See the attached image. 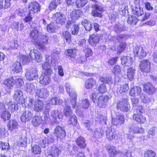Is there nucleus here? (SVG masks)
<instances>
[{
	"mask_svg": "<svg viewBox=\"0 0 157 157\" xmlns=\"http://www.w3.org/2000/svg\"><path fill=\"white\" fill-rule=\"evenodd\" d=\"M49 57V56L46 55V62L44 63L42 65V68L45 71L41 74L39 79L40 83L44 85H47L50 83L51 78L49 75H52L53 72L50 65V61L48 59Z\"/></svg>",
	"mask_w": 157,
	"mask_h": 157,
	"instance_id": "f257e3e1",
	"label": "nucleus"
},
{
	"mask_svg": "<svg viewBox=\"0 0 157 157\" xmlns=\"http://www.w3.org/2000/svg\"><path fill=\"white\" fill-rule=\"evenodd\" d=\"M65 88L67 93L69 94L70 97V103L72 105L73 108H76V110L77 113L78 114V106H76V100L77 95L74 90L71 87L69 83H66L65 85Z\"/></svg>",
	"mask_w": 157,
	"mask_h": 157,
	"instance_id": "f03ea898",
	"label": "nucleus"
},
{
	"mask_svg": "<svg viewBox=\"0 0 157 157\" xmlns=\"http://www.w3.org/2000/svg\"><path fill=\"white\" fill-rule=\"evenodd\" d=\"M38 71L35 68H32L27 70L25 74L26 79L29 81L37 79L38 77Z\"/></svg>",
	"mask_w": 157,
	"mask_h": 157,
	"instance_id": "7ed1b4c3",
	"label": "nucleus"
},
{
	"mask_svg": "<svg viewBox=\"0 0 157 157\" xmlns=\"http://www.w3.org/2000/svg\"><path fill=\"white\" fill-rule=\"evenodd\" d=\"M134 56L137 57L139 59H141L145 57L147 55V53L144 51L143 48L140 46H136L133 50Z\"/></svg>",
	"mask_w": 157,
	"mask_h": 157,
	"instance_id": "20e7f679",
	"label": "nucleus"
},
{
	"mask_svg": "<svg viewBox=\"0 0 157 157\" xmlns=\"http://www.w3.org/2000/svg\"><path fill=\"white\" fill-rule=\"evenodd\" d=\"M54 135L57 138L62 139L66 136V132L64 127L60 126H56L53 132Z\"/></svg>",
	"mask_w": 157,
	"mask_h": 157,
	"instance_id": "39448f33",
	"label": "nucleus"
},
{
	"mask_svg": "<svg viewBox=\"0 0 157 157\" xmlns=\"http://www.w3.org/2000/svg\"><path fill=\"white\" fill-rule=\"evenodd\" d=\"M93 10L92 12V14L94 17H101L102 16L101 12L104 11L103 8L100 5L95 4L92 5Z\"/></svg>",
	"mask_w": 157,
	"mask_h": 157,
	"instance_id": "423d86ee",
	"label": "nucleus"
},
{
	"mask_svg": "<svg viewBox=\"0 0 157 157\" xmlns=\"http://www.w3.org/2000/svg\"><path fill=\"white\" fill-rule=\"evenodd\" d=\"M13 97L16 101L19 104H21L23 106L25 105V100L23 98V93L21 90H17L15 91Z\"/></svg>",
	"mask_w": 157,
	"mask_h": 157,
	"instance_id": "0eeeda50",
	"label": "nucleus"
},
{
	"mask_svg": "<svg viewBox=\"0 0 157 157\" xmlns=\"http://www.w3.org/2000/svg\"><path fill=\"white\" fill-rule=\"evenodd\" d=\"M48 37L46 36H43L41 39L37 42L36 44L38 45L40 50L44 52L46 51L48 48L45 46L48 43Z\"/></svg>",
	"mask_w": 157,
	"mask_h": 157,
	"instance_id": "6e6552de",
	"label": "nucleus"
},
{
	"mask_svg": "<svg viewBox=\"0 0 157 157\" xmlns=\"http://www.w3.org/2000/svg\"><path fill=\"white\" fill-rule=\"evenodd\" d=\"M139 66L140 70L143 72L147 73L150 71L151 63L148 60H142L140 62Z\"/></svg>",
	"mask_w": 157,
	"mask_h": 157,
	"instance_id": "1a4fd4ad",
	"label": "nucleus"
},
{
	"mask_svg": "<svg viewBox=\"0 0 157 157\" xmlns=\"http://www.w3.org/2000/svg\"><path fill=\"white\" fill-rule=\"evenodd\" d=\"M118 107L124 112L127 111L130 109V104L126 98L123 99L122 101L118 103Z\"/></svg>",
	"mask_w": 157,
	"mask_h": 157,
	"instance_id": "9d476101",
	"label": "nucleus"
},
{
	"mask_svg": "<svg viewBox=\"0 0 157 157\" xmlns=\"http://www.w3.org/2000/svg\"><path fill=\"white\" fill-rule=\"evenodd\" d=\"M52 18L56 20V22L61 25L63 24L66 20V17L64 14L60 13H56L53 15Z\"/></svg>",
	"mask_w": 157,
	"mask_h": 157,
	"instance_id": "9b49d317",
	"label": "nucleus"
},
{
	"mask_svg": "<svg viewBox=\"0 0 157 157\" xmlns=\"http://www.w3.org/2000/svg\"><path fill=\"white\" fill-rule=\"evenodd\" d=\"M140 107L139 109H137L136 113H134L133 116V118L138 123L142 124L144 123L146 121L145 118L142 115V112Z\"/></svg>",
	"mask_w": 157,
	"mask_h": 157,
	"instance_id": "f8f14e48",
	"label": "nucleus"
},
{
	"mask_svg": "<svg viewBox=\"0 0 157 157\" xmlns=\"http://www.w3.org/2000/svg\"><path fill=\"white\" fill-rule=\"evenodd\" d=\"M30 56L32 59H35L37 62H40L42 61V56L37 50L33 49L30 51Z\"/></svg>",
	"mask_w": 157,
	"mask_h": 157,
	"instance_id": "ddd939ff",
	"label": "nucleus"
},
{
	"mask_svg": "<svg viewBox=\"0 0 157 157\" xmlns=\"http://www.w3.org/2000/svg\"><path fill=\"white\" fill-rule=\"evenodd\" d=\"M35 94L36 96L40 98H45L48 95V91L46 88L37 89Z\"/></svg>",
	"mask_w": 157,
	"mask_h": 157,
	"instance_id": "4468645a",
	"label": "nucleus"
},
{
	"mask_svg": "<svg viewBox=\"0 0 157 157\" xmlns=\"http://www.w3.org/2000/svg\"><path fill=\"white\" fill-rule=\"evenodd\" d=\"M29 14L34 13L40 11V7L38 3L33 2H31L29 7Z\"/></svg>",
	"mask_w": 157,
	"mask_h": 157,
	"instance_id": "2eb2a0df",
	"label": "nucleus"
},
{
	"mask_svg": "<svg viewBox=\"0 0 157 157\" xmlns=\"http://www.w3.org/2000/svg\"><path fill=\"white\" fill-rule=\"evenodd\" d=\"M144 91L149 94H152L156 91L155 88L151 83L147 82L144 85Z\"/></svg>",
	"mask_w": 157,
	"mask_h": 157,
	"instance_id": "dca6fc26",
	"label": "nucleus"
},
{
	"mask_svg": "<svg viewBox=\"0 0 157 157\" xmlns=\"http://www.w3.org/2000/svg\"><path fill=\"white\" fill-rule=\"evenodd\" d=\"M39 36L38 30L37 28H34V29L30 31L29 33V36L32 39V41L34 44H36V41Z\"/></svg>",
	"mask_w": 157,
	"mask_h": 157,
	"instance_id": "f3484780",
	"label": "nucleus"
},
{
	"mask_svg": "<svg viewBox=\"0 0 157 157\" xmlns=\"http://www.w3.org/2000/svg\"><path fill=\"white\" fill-rule=\"evenodd\" d=\"M32 117L33 114L30 111H25L22 113L21 117V120L22 122H25L29 121Z\"/></svg>",
	"mask_w": 157,
	"mask_h": 157,
	"instance_id": "a211bd4d",
	"label": "nucleus"
},
{
	"mask_svg": "<svg viewBox=\"0 0 157 157\" xmlns=\"http://www.w3.org/2000/svg\"><path fill=\"white\" fill-rule=\"evenodd\" d=\"M109 99V98L107 96L102 95L99 96L97 102L98 105L100 107H104Z\"/></svg>",
	"mask_w": 157,
	"mask_h": 157,
	"instance_id": "6ab92c4d",
	"label": "nucleus"
},
{
	"mask_svg": "<svg viewBox=\"0 0 157 157\" xmlns=\"http://www.w3.org/2000/svg\"><path fill=\"white\" fill-rule=\"evenodd\" d=\"M3 83L5 86L9 88H10L15 84V80L14 78L11 77L5 79Z\"/></svg>",
	"mask_w": 157,
	"mask_h": 157,
	"instance_id": "aec40b11",
	"label": "nucleus"
},
{
	"mask_svg": "<svg viewBox=\"0 0 157 157\" xmlns=\"http://www.w3.org/2000/svg\"><path fill=\"white\" fill-rule=\"evenodd\" d=\"M121 59L122 64L124 65L127 66H130L132 63V58L129 56L121 57Z\"/></svg>",
	"mask_w": 157,
	"mask_h": 157,
	"instance_id": "412c9836",
	"label": "nucleus"
},
{
	"mask_svg": "<svg viewBox=\"0 0 157 157\" xmlns=\"http://www.w3.org/2000/svg\"><path fill=\"white\" fill-rule=\"evenodd\" d=\"M141 91V88L138 86H134L130 90L129 94L132 96H140Z\"/></svg>",
	"mask_w": 157,
	"mask_h": 157,
	"instance_id": "4be33fe9",
	"label": "nucleus"
},
{
	"mask_svg": "<svg viewBox=\"0 0 157 157\" xmlns=\"http://www.w3.org/2000/svg\"><path fill=\"white\" fill-rule=\"evenodd\" d=\"M44 108V104L43 101L40 100H37L34 104V109L35 111L38 112L42 111Z\"/></svg>",
	"mask_w": 157,
	"mask_h": 157,
	"instance_id": "5701e85b",
	"label": "nucleus"
},
{
	"mask_svg": "<svg viewBox=\"0 0 157 157\" xmlns=\"http://www.w3.org/2000/svg\"><path fill=\"white\" fill-rule=\"evenodd\" d=\"M36 87L31 83H28L26 84L25 86L26 91L29 94H33L36 93Z\"/></svg>",
	"mask_w": 157,
	"mask_h": 157,
	"instance_id": "b1692460",
	"label": "nucleus"
},
{
	"mask_svg": "<svg viewBox=\"0 0 157 157\" xmlns=\"http://www.w3.org/2000/svg\"><path fill=\"white\" fill-rule=\"evenodd\" d=\"M105 147L106 150L111 156L112 155H116L117 154L116 150L114 146L107 144Z\"/></svg>",
	"mask_w": 157,
	"mask_h": 157,
	"instance_id": "393cba45",
	"label": "nucleus"
},
{
	"mask_svg": "<svg viewBox=\"0 0 157 157\" xmlns=\"http://www.w3.org/2000/svg\"><path fill=\"white\" fill-rule=\"evenodd\" d=\"M99 40V37L98 35L93 34L90 36L89 42L91 45L95 46L98 42Z\"/></svg>",
	"mask_w": 157,
	"mask_h": 157,
	"instance_id": "a878e982",
	"label": "nucleus"
},
{
	"mask_svg": "<svg viewBox=\"0 0 157 157\" xmlns=\"http://www.w3.org/2000/svg\"><path fill=\"white\" fill-rule=\"evenodd\" d=\"M82 15V12L81 10H75L72 11L71 16L72 20H75L78 17H81Z\"/></svg>",
	"mask_w": 157,
	"mask_h": 157,
	"instance_id": "bb28decb",
	"label": "nucleus"
},
{
	"mask_svg": "<svg viewBox=\"0 0 157 157\" xmlns=\"http://www.w3.org/2000/svg\"><path fill=\"white\" fill-rule=\"evenodd\" d=\"M7 126L10 130L12 131L13 129L18 128V123L15 120H11L9 122Z\"/></svg>",
	"mask_w": 157,
	"mask_h": 157,
	"instance_id": "cd10ccee",
	"label": "nucleus"
},
{
	"mask_svg": "<svg viewBox=\"0 0 157 157\" xmlns=\"http://www.w3.org/2000/svg\"><path fill=\"white\" fill-rule=\"evenodd\" d=\"M13 71L16 73H18L21 71L22 67L21 63L19 62H16L12 66Z\"/></svg>",
	"mask_w": 157,
	"mask_h": 157,
	"instance_id": "c85d7f7f",
	"label": "nucleus"
},
{
	"mask_svg": "<svg viewBox=\"0 0 157 157\" xmlns=\"http://www.w3.org/2000/svg\"><path fill=\"white\" fill-rule=\"evenodd\" d=\"M129 132L132 133H142L144 132V129L142 128H139L133 126L129 129Z\"/></svg>",
	"mask_w": 157,
	"mask_h": 157,
	"instance_id": "c756f323",
	"label": "nucleus"
},
{
	"mask_svg": "<svg viewBox=\"0 0 157 157\" xmlns=\"http://www.w3.org/2000/svg\"><path fill=\"white\" fill-rule=\"evenodd\" d=\"M78 146L80 148H84L86 147V144L84 138L82 137H78L76 140Z\"/></svg>",
	"mask_w": 157,
	"mask_h": 157,
	"instance_id": "7c9ffc66",
	"label": "nucleus"
},
{
	"mask_svg": "<svg viewBox=\"0 0 157 157\" xmlns=\"http://www.w3.org/2000/svg\"><path fill=\"white\" fill-rule=\"evenodd\" d=\"M133 13L137 16H141L144 14V12L142 8L139 6H137L134 9H133Z\"/></svg>",
	"mask_w": 157,
	"mask_h": 157,
	"instance_id": "2f4dec72",
	"label": "nucleus"
},
{
	"mask_svg": "<svg viewBox=\"0 0 157 157\" xmlns=\"http://www.w3.org/2000/svg\"><path fill=\"white\" fill-rule=\"evenodd\" d=\"M96 83V81L93 79H89L86 81L85 86L86 89H89L92 87Z\"/></svg>",
	"mask_w": 157,
	"mask_h": 157,
	"instance_id": "473e14b6",
	"label": "nucleus"
},
{
	"mask_svg": "<svg viewBox=\"0 0 157 157\" xmlns=\"http://www.w3.org/2000/svg\"><path fill=\"white\" fill-rule=\"evenodd\" d=\"M82 24L87 31H90L92 29L91 23L89 22L86 19H84L82 20Z\"/></svg>",
	"mask_w": 157,
	"mask_h": 157,
	"instance_id": "72a5a7b5",
	"label": "nucleus"
},
{
	"mask_svg": "<svg viewBox=\"0 0 157 157\" xmlns=\"http://www.w3.org/2000/svg\"><path fill=\"white\" fill-rule=\"evenodd\" d=\"M71 37L70 33L68 32L65 31L63 32L62 37L65 40L67 43L70 44L71 42Z\"/></svg>",
	"mask_w": 157,
	"mask_h": 157,
	"instance_id": "f704fd0d",
	"label": "nucleus"
},
{
	"mask_svg": "<svg viewBox=\"0 0 157 157\" xmlns=\"http://www.w3.org/2000/svg\"><path fill=\"white\" fill-rule=\"evenodd\" d=\"M18 42L16 41L12 40L8 43V47L6 48V49H17L18 47L17 44Z\"/></svg>",
	"mask_w": 157,
	"mask_h": 157,
	"instance_id": "c9c22d12",
	"label": "nucleus"
},
{
	"mask_svg": "<svg viewBox=\"0 0 157 157\" xmlns=\"http://www.w3.org/2000/svg\"><path fill=\"white\" fill-rule=\"evenodd\" d=\"M76 52V50L75 48L68 49L65 52L67 56L72 58L75 57Z\"/></svg>",
	"mask_w": 157,
	"mask_h": 157,
	"instance_id": "e433bc0d",
	"label": "nucleus"
},
{
	"mask_svg": "<svg viewBox=\"0 0 157 157\" xmlns=\"http://www.w3.org/2000/svg\"><path fill=\"white\" fill-rule=\"evenodd\" d=\"M61 3L60 0H55L51 2L49 4V9L50 10L56 9L57 6Z\"/></svg>",
	"mask_w": 157,
	"mask_h": 157,
	"instance_id": "4c0bfd02",
	"label": "nucleus"
},
{
	"mask_svg": "<svg viewBox=\"0 0 157 157\" xmlns=\"http://www.w3.org/2000/svg\"><path fill=\"white\" fill-rule=\"evenodd\" d=\"M42 119L41 117L36 116L33 119L32 122L34 126H37L42 123Z\"/></svg>",
	"mask_w": 157,
	"mask_h": 157,
	"instance_id": "58836bf2",
	"label": "nucleus"
},
{
	"mask_svg": "<svg viewBox=\"0 0 157 157\" xmlns=\"http://www.w3.org/2000/svg\"><path fill=\"white\" fill-rule=\"evenodd\" d=\"M12 28L14 29L19 30L20 27V30H21L23 28V24L21 22H14L11 25Z\"/></svg>",
	"mask_w": 157,
	"mask_h": 157,
	"instance_id": "ea45409f",
	"label": "nucleus"
},
{
	"mask_svg": "<svg viewBox=\"0 0 157 157\" xmlns=\"http://www.w3.org/2000/svg\"><path fill=\"white\" fill-rule=\"evenodd\" d=\"M51 116L54 119L57 118L60 119L63 117L62 114H60L58 110H52L51 113Z\"/></svg>",
	"mask_w": 157,
	"mask_h": 157,
	"instance_id": "a19ab883",
	"label": "nucleus"
},
{
	"mask_svg": "<svg viewBox=\"0 0 157 157\" xmlns=\"http://www.w3.org/2000/svg\"><path fill=\"white\" fill-rule=\"evenodd\" d=\"M135 71V69L132 67H130L128 69L127 75L130 80H132L133 79Z\"/></svg>",
	"mask_w": 157,
	"mask_h": 157,
	"instance_id": "79ce46f5",
	"label": "nucleus"
},
{
	"mask_svg": "<svg viewBox=\"0 0 157 157\" xmlns=\"http://www.w3.org/2000/svg\"><path fill=\"white\" fill-rule=\"evenodd\" d=\"M10 0H0V8H7L10 5Z\"/></svg>",
	"mask_w": 157,
	"mask_h": 157,
	"instance_id": "37998d69",
	"label": "nucleus"
},
{
	"mask_svg": "<svg viewBox=\"0 0 157 157\" xmlns=\"http://www.w3.org/2000/svg\"><path fill=\"white\" fill-rule=\"evenodd\" d=\"M8 105L9 109L12 111H17L18 109L17 104L14 102H9L8 103Z\"/></svg>",
	"mask_w": 157,
	"mask_h": 157,
	"instance_id": "c03bdc74",
	"label": "nucleus"
},
{
	"mask_svg": "<svg viewBox=\"0 0 157 157\" xmlns=\"http://www.w3.org/2000/svg\"><path fill=\"white\" fill-rule=\"evenodd\" d=\"M2 113L1 117L4 121L10 119L11 115L8 112L5 110Z\"/></svg>",
	"mask_w": 157,
	"mask_h": 157,
	"instance_id": "a18cd8bd",
	"label": "nucleus"
},
{
	"mask_svg": "<svg viewBox=\"0 0 157 157\" xmlns=\"http://www.w3.org/2000/svg\"><path fill=\"white\" fill-rule=\"evenodd\" d=\"M62 101L59 98L55 97L51 99L49 103L52 105H60L62 103Z\"/></svg>",
	"mask_w": 157,
	"mask_h": 157,
	"instance_id": "49530a36",
	"label": "nucleus"
},
{
	"mask_svg": "<svg viewBox=\"0 0 157 157\" xmlns=\"http://www.w3.org/2000/svg\"><path fill=\"white\" fill-rule=\"evenodd\" d=\"M60 152V150L58 148L55 147H53L52 149L50 155H52V156H57Z\"/></svg>",
	"mask_w": 157,
	"mask_h": 157,
	"instance_id": "de8ad7c7",
	"label": "nucleus"
},
{
	"mask_svg": "<svg viewBox=\"0 0 157 157\" xmlns=\"http://www.w3.org/2000/svg\"><path fill=\"white\" fill-rule=\"evenodd\" d=\"M71 117L70 118L68 121L69 124L75 126L77 122V117L74 115H72Z\"/></svg>",
	"mask_w": 157,
	"mask_h": 157,
	"instance_id": "09e8293b",
	"label": "nucleus"
},
{
	"mask_svg": "<svg viewBox=\"0 0 157 157\" xmlns=\"http://www.w3.org/2000/svg\"><path fill=\"white\" fill-rule=\"evenodd\" d=\"M138 21V20L135 16L129 17L128 20L127 21V22L129 24L132 25H136Z\"/></svg>",
	"mask_w": 157,
	"mask_h": 157,
	"instance_id": "8fccbe9b",
	"label": "nucleus"
},
{
	"mask_svg": "<svg viewBox=\"0 0 157 157\" xmlns=\"http://www.w3.org/2000/svg\"><path fill=\"white\" fill-rule=\"evenodd\" d=\"M34 102V99L31 97H28L26 99V105H25L24 107L28 108L32 107L33 105Z\"/></svg>",
	"mask_w": 157,
	"mask_h": 157,
	"instance_id": "3c124183",
	"label": "nucleus"
},
{
	"mask_svg": "<svg viewBox=\"0 0 157 157\" xmlns=\"http://www.w3.org/2000/svg\"><path fill=\"white\" fill-rule=\"evenodd\" d=\"M64 114L65 116L67 117H69L73 115L72 111L71 109V108L69 106H66L65 107L64 111Z\"/></svg>",
	"mask_w": 157,
	"mask_h": 157,
	"instance_id": "603ef678",
	"label": "nucleus"
},
{
	"mask_svg": "<svg viewBox=\"0 0 157 157\" xmlns=\"http://www.w3.org/2000/svg\"><path fill=\"white\" fill-rule=\"evenodd\" d=\"M106 117L105 116L99 114L96 117V121H98L100 123H106Z\"/></svg>",
	"mask_w": 157,
	"mask_h": 157,
	"instance_id": "864d4df0",
	"label": "nucleus"
},
{
	"mask_svg": "<svg viewBox=\"0 0 157 157\" xmlns=\"http://www.w3.org/2000/svg\"><path fill=\"white\" fill-rule=\"evenodd\" d=\"M83 51L85 53L86 57H89L92 55V52L91 50L88 48L87 46L85 45L83 48Z\"/></svg>",
	"mask_w": 157,
	"mask_h": 157,
	"instance_id": "5fc2aeb1",
	"label": "nucleus"
},
{
	"mask_svg": "<svg viewBox=\"0 0 157 157\" xmlns=\"http://www.w3.org/2000/svg\"><path fill=\"white\" fill-rule=\"evenodd\" d=\"M47 31L50 33H54L56 30V27L53 23H51L47 27Z\"/></svg>",
	"mask_w": 157,
	"mask_h": 157,
	"instance_id": "6e6d98bb",
	"label": "nucleus"
},
{
	"mask_svg": "<svg viewBox=\"0 0 157 157\" xmlns=\"http://www.w3.org/2000/svg\"><path fill=\"white\" fill-rule=\"evenodd\" d=\"M87 0H77L76 5L78 8L84 6L87 3Z\"/></svg>",
	"mask_w": 157,
	"mask_h": 157,
	"instance_id": "4d7b16f0",
	"label": "nucleus"
},
{
	"mask_svg": "<svg viewBox=\"0 0 157 157\" xmlns=\"http://www.w3.org/2000/svg\"><path fill=\"white\" fill-rule=\"evenodd\" d=\"M106 136L107 138L109 140H111L115 137L114 133L109 130L106 131Z\"/></svg>",
	"mask_w": 157,
	"mask_h": 157,
	"instance_id": "13d9d810",
	"label": "nucleus"
},
{
	"mask_svg": "<svg viewBox=\"0 0 157 157\" xmlns=\"http://www.w3.org/2000/svg\"><path fill=\"white\" fill-rule=\"evenodd\" d=\"M32 150L33 152L36 154H39L41 152V149L37 145H35L32 147Z\"/></svg>",
	"mask_w": 157,
	"mask_h": 157,
	"instance_id": "bf43d9fd",
	"label": "nucleus"
},
{
	"mask_svg": "<svg viewBox=\"0 0 157 157\" xmlns=\"http://www.w3.org/2000/svg\"><path fill=\"white\" fill-rule=\"evenodd\" d=\"M140 97L141 101L144 103H147L151 101L150 99L147 97L146 95L144 93L141 94Z\"/></svg>",
	"mask_w": 157,
	"mask_h": 157,
	"instance_id": "052dcab7",
	"label": "nucleus"
},
{
	"mask_svg": "<svg viewBox=\"0 0 157 157\" xmlns=\"http://www.w3.org/2000/svg\"><path fill=\"white\" fill-rule=\"evenodd\" d=\"M49 109H46L44 110V121L46 122L49 121L50 119V116L49 114Z\"/></svg>",
	"mask_w": 157,
	"mask_h": 157,
	"instance_id": "680f3d73",
	"label": "nucleus"
},
{
	"mask_svg": "<svg viewBox=\"0 0 157 157\" xmlns=\"http://www.w3.org/2000/svg\"><path fill=\"white\" fill-rule=\"evenodd\" d=\"M156 155L155 152L151 150H148L144 153L145 157H155Z\"/></svg>",
	"mask_w": 157,
	"mask_h": 157,
	"instance_id": "e2e57ef3",
	"label": "nucleus"
},
{
	"mask_svg": "<svg viewBox=\"0 0 157 157\" xmlns=\"http://www.w3.org/2000/svg\"><path fill=\"white\" fill-rule=\"evenodd\" d=\"M0 148H1L2 149H9L10 147L9 143L0 142Z\"/></svg>",
	"mask_w": 157,
	"mask_h": 157,
	"instance_id": "0e129e2a",
	"label": "nucleus"
},
{
	"mask_svg": "<svg viewBox=\"0 0 157 157\" xmlns=\"http://www.w3.org/2000/svg\"><path fill=\"white\" fill-rule=\"evenodd\" d=\"M20 60L23 63H28L30 61V59L26 56L22 55L20 57Z\"/></svg>",
	"mask_w": 157,
	"mask_h": 157,
	"instance_id": "69168bd1",
	"label": "nucleus"
},
{
	"mask_svg": "<svg viewBox=\"0 0 157 157\" xmlns=\"http://www.w3.org/2000/svg\"><path fill=\"white\" fill-rule=\"evenodd\" d=\"M90 104L89 101L87 99H83L82 100V106L84 109H87L89 107Z\"/></svg>",
	"mask_w": 157,
	"mask_h": 157,
	"instance_id": "338daca9",
	"label": "nucleus"
},
{
	"mask_svg": "<svg viewBox=\"0 0 157 157\" xmlns=\"http://www.w3.org/2000/svg\"><path fill=\"white\" fill-rule=\"evenodd\" d=\"M98 90L100 93H104L106 91L105 86L104 84H101L98 87Z\"/></svg>",
	"mask_w": 157,
	"mask_h": 157,
	"instance_id": "774afa93",
	"label": "nucleus"
}]
</instances>
